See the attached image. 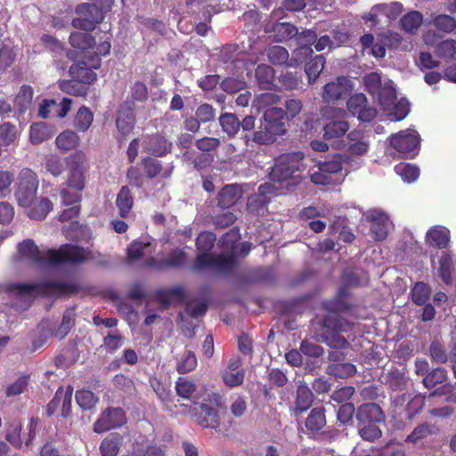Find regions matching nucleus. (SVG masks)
I'll use <instances>...</instances> for the list:
<instances>
[{
    "label": "nucleus",
    "mask_w": 456,
    "mask_h": 456,
    "mask_svg": "<svg viewBox=\"0 0 456 456\" xmlns=\"http://www.w3.org/2000/svg\"><path fill=\"white\" fill-rule=\"evenodd\" d=\"M17 257L39 267L54 266L64 263H83L93 259L90 250L65 244L59 249H40L31 239H26L18 244Z\"/></svg>",
    "instance_id": "1"
},
{
    "label": "nucleus",
    "mask_w": 456,
    "mask_h": 456,
    "mask_svg": "<svg viewBox=\"0 0 456 456\" xmlns=\"http://www.w3.org/2000/svg\"><path fill=\"white\" fill-rule=\"evenodd\" d=\"M216 237L211 232H203L196 239L197 249L200 252L193 264V270L202 271L210 269L216 273L227 274L233 271L236 262L233 256L235 253L234 243L238 240V233L231 231L224 234L220 242L225 245L227 250H231L232 255H213L208 252L214 247Z\"/></svg>",
    "instance_id": "2"
},
{
    "label": "nucleus",
    "mask_w": 456,
    "mask_h": 456,
    "mask_svg": "<svg viewBox=\"0 0 456 456\" xmlns=\"http://www.w3.org/2000/svg\"><path fill=\"white\" fill-rule=\"evenodd\" d=\"M318 327L315 333L318 341L325 343L334 350L329 351L328 360L333 363H339L346 360V354L341 350L351 346L349 341L341 335L347 333L354 328V323L335 315H325L314 323Z\"/></svg>",
    "instance_id": "3"
},
{
    "label": "nucleus",
    "mask_w": 456,
    "mask_h": 456,
    "mask_svg": "<svg viewBox=\"0 0 456 456\" xmlns=\"http://www.w3.org/2000/svg\"><path fill=\"white\" fill-rule=\"evenodd\" d=\"M304 158L301 151L281 154L274 159V165L269 173L270 180L281 184L286 183L287 186L297 184L305 170Z\"/></svg>",
    "instance_id": "4"
},
{
    "label": "nucleus",
    "mask_w": 456,
    "mask_h": 456,
    "mask_svg": "<svg viewBox=\"0 0 456 456\" xmlns=\"http://www.w3.org/2000/svg\"><path fill=\"white\" fill-rule=\"evenodd\" d=\"M6 291L13 297H28L37 295L50 297L69 296L77 291L74 283L64 281H46L42 283H11L6 286Z\"/></svg>",
    "instance_id": "5"
},
{
    "label": "nucleus",
    "mask_w": 456,
    "mask_h": 456,
    "mask_svg": "<svg viewBox=\"0 0 456 456\" xmlns=\"http://www.w3.org/2000/svg\"><path fill=\"white\" fill-rule=\"evenodd\" d=\"M322 119L328 121L323 126V137L326 140L343 137L349 130V124L346 120L347 113L344 109L325 105L321 108Z\"/></svg>",
    "instance_id": "6"
},
{
    "label": "nucleus",
    "mask_w": 456,
    "mask_h": 456,
    "mask_svg": "<svg viewBox=\"0 0 456 456\" xmlns=\"http://www.w3.org/2000/svg\"><path fill=\"white\" fill-rule=\"evenodd\" d=\"M76 313L74 308H68L62 314L61 322L57 327H49L48 323L44 322L41 324L42 335L39 338L33 341L34 350L41 347L46 341L49 336L55 337L59 339L64 338L75 326Z\"/></svg>",
    "instance_id": "7"
},
{
    "label": "nucleus",
    "mask_w": 456,
    "mask_h": 456,
    "mask_svg": "<svg viewBox=\"0 0 456 456\" xmlns=\"http://www.w3.org/2000/svg\"><path fill=\"white\" fill-rule=\"evenodd\" d=\"M18 188L15 196L20 207L28 208L34 202L38 188V179L35 172L23 168L19 174Z\"/></svg>",
    "instance_id": "8"
},
{
    "label": "nucleus",
    "mask_w": 456,
    "mask_h": 456,
    "mask_svg": "<svg viewBox=\"0 0 456 456\" xmlns=\"http://www.w3.org/2000/svg\"><path fill=\"white\" fill-rule=\"evenodd\" d=\"M77 17L71 21V25L84 31H92L96 24L102 20V10L95 4L84 3L78 4L76 8Z\"/></svg>",
    "instance_id": "9"
},
{
    "label": "nucleus",
    "mask_w": 456,
    "mask_h": 456,
    "mask_svg": "<svg viewBox=\"0 0 456 456\" xmlns=\"http://www.w3.org/2000/svg\"><path fill=\"white\" fill-rule=\"evenodd\" d=\"M68 185L77 191L85 188L86 174L89 168L86 157L82 151H76L68 158Z\"/></svg>",
    "instance_id": "10"
},
{
    "label": "nucleus",
    "mask_w": 456,
    "mask_h": 456,
    "mask_svg": "<svg viewBox=\"0 0 456 456\" xmlns=\"http://www.w3.org/2000/svg\"><path fill=\"white\" fill-rule=\"evenodd\" d=\"M126 422V413L120 407L107 408L94 424V431L101 434L119 428Z\"/></svg>",
    "instance_id": "11"
},
{
    "label": "nucleus",
    "mask_w": 456,
    "mask_h": 456,
    "mask_svg": "<svg viewBox=\"0 0 456 456\" xmlns=\"http://www.w3.org/2000/svg\"><path fill=\"white\" fill-rule=\"evenodd\" d=\"M348 111L362 122H370L377 116V110L370 106L363 94H355L346 102Z\"/></svg>",
    "instance_id": "12"
},
{
    "label": "nucleus",
    "mask_w": 456,
    "mask_h": 456,
    "mask_svg": "<svg viewBox=\"0 0 456 456\" xmlns=\"http://www.w3.org/2000/svg\"><path fill=\"white\" fill-rule=\"evenodd\" d=\"M243 196V190L240 184L230 183L218 191L211 203L222 210L234 207Z\"/></svg>",
    "instance_id": "13"
},
{
    "label": "nucleus",
    "mask_w": 456,
    "mask_h": 456,
    "mask_svg": "<svg viewBox=\"0 0 456 456\" xmlns=\"http://www.w3.org/2000/svg\"><path fill=\"white\" fill-rule=\"evenodd\" d=\"M419 139L415 133H406L402 131L390 137V145L403 154V157H413L416 154Z\"/></svg>",
    "instance_id": "14"
},
{
    "label": "nucleus",
    "mask_w": 456,
    "mask_h": 456,
    "mask_svg": "<svg viewBox=\"0 0 456 456\" xmlns=\"http://www.w3.org/2000/svg\"><path fill=\"white\" fill-rule=\"evenodd\" d=\"M264 123L268 126L274 133L283 135L287 132V120L285 110L281 108H268L264 113Z\"/></svg>",
    "instance_id": "15"
},
{
    "label": "nucleus",
    "mask_w": 456,
    "mask_h": 456,
    "mask_svg": "<svg viewBox=\"0 0 456 456\" xmlns=\"http://www.w3.org/2000/svg\"><path fill=\"white\" fill-rule=\"evenodd\" d=\"M348 90L349 79L346 77H338L324 86L322 97L325 102H335L343 98Z\"/></svg>",
    "instance_id": "16"
},
{
    "label": "nucleus",
    "mask_w": 456,
    "mask_h": 456,
    "mask_svg": "<svg viewBox=\"0 0 456 456\" xmlns=\"http://www.w3.org/2000/svg\"><path fill=\"white\" fill-rule=\"evenodd\" d=\"M359 423H383L386 420L385 413L381 407L374 403L360 405L355 413Z\"/></svg>",
    "instance_id": "17"
},
{
    "label": "nucleus",
    "mask_w": 456,
    "mask_h": 456,
    "mask_svg": "<svg viewBox=\"0 0 456 456\" xmlns=\"http://www.w3.org/2000/svg\"><path fill=\"white\" fill-rule=\"evenodd\" d=\"M367 219L371 222L370 232L374 234L377 240H383L388 234L389 218L379 211L370 210L367 213Z\"/></svg>",
    "instance_id": "18"
},
{
    "label": "nucleus",
    "mask_w": 456,
    "mask_h": 456,
    "mask_svg": "<svg viewBox=\"0 0 456 456\" xmlns=\"http://www.w3.org/2000/svg\"><path fill=\"white\" fill-rule=\"evenodd\" d=\"M265 32L273 34L274 40L281 43L295 39L297 28L289 22H274L265 26Z\"/></svg>",
    "instance_id": "19"
},
{
    "label": "nucleus",
    "mask_w": 456,
    "mask_h": 456,
    "mask_svg": "<svg viewBox=\"0 0 456 456\" xmlns=\"http://www.w3.org/2000/svg\"><path fill=\"white\" fill-rule=\"evenodd\" d=\"M197 422L202 428L217 429L220 427V417L217 410L207 403H201L197 413Z\"/></svg>",
    "instance_id": "20"
},
{
    "label": "nucleus",
    "mask_w": 456,
    "mask_h": 456,
    "mask_svg": "<svg viewBox=\"0 0 456 456\" xmlns=\"http://www.w3.org/2000/svg\"><path fill=\"white\" fill-rule=\"evenodd\" d=\"M134 124V113L130 102H124L120 105L116 119L118 131L126 135L129 134Z\"/></svg>",
    "instance_id": "21"
},
{
    "label": "nucleus",
    "mask_w": 456,
    "mask_h": 456,
    "mask_svg": "<svg viewBox=\"0 0 456 456\" xmlns=\"http://www.w3.org/2000/svg\"><path fill=\"white\" fill-rule=\"evenodd\" d=\"M124 444V436L113 432L109 434L100 444L99 451L102 456H117Z\"/></svg>",
    "instance_id": "22"
},
{
    "label": "nucleus",
    "mask_w": 456,
    "mask_h": 456,
    "mask_svg": "<svg viewBox=\"0 0 456 456\" xmlns=\"http://www.w3.org/2000/svg\"><path fill=\"white\" fill-rule=\"evenodd\" d=\"M173 143L160 134H154L144 142L145 150L154 156L161 157L170 152Z\"/></svg>",
    "instance_id": "23"
},
{
    "label": "nucleus",
    "mask_w": 456,
    "mask_h": 456,
    "mask_svg": "<svg viewBox=\"0 0 456 456\" xmlns=\"http://www.w3.org/2000/svg\"><path fill=\"white\" fill-rule=\"evenodd\" d=\"M348 296V289L345 286L338 289L334 299L326 301L324 303V307L330 312L328 315H335L338 317L337 313L349 310L350 305L346 300ZM339 318L341 317L339 316Z\"/></svg>",
    "instance_id": "24"
},
{
    "label": "nucleus",
    "mask_w": 456,
    "mask_h": 456,
    "mask_svg": "<svg viewBox=\"0 0 456 456\" xmlns=\"http://www.w3.org/2000/svg\"><path fill=\"white\" fill-rule=\"evenodd\" d=\"M314 393L305 383H300L296 390L295 408L296 413H302L308 410L314 402Z\"/></svg>",
    "instance_id": "25"
},
{
    "label": "nucleus",
    "mask_w": 456,
    "mask_h": 456,
    "mask_svg": "<svg viewBox=\"0 0 456 456\" xmlns=\"http://www.w3.org/2000/svg\"><path fill=\"white\" fill-rule=\"evenodd\" d=\"M277 136L280 135L274 133V131L265 123H262L258 129L252 133L251 137L246 134L245 140L247 145H248L249 140L259 145H270L276 141Z\"/></svg>",
    "instance_id": "26"
},
{
    "label": "nucleus",
    "mask_w": 456,
    "mask_h": 456,
    "mask_svg": "<svg viewBox=\"0 0 456 456\" xmlns=\"http://www.w3.org/2000/svg\"><path fill=\"white\" fill-rule=\"evenodd\" d=\"M276 190L275 185L270 183L261 184L258 187L257 193L248 198V208H261L265 206L270 201V195L275 193Z\"/></svg>",
    "instance_id": "27"
},
{
    "label": "nucleus",
    "mask_w": 456,
    "mask_h": 456,
    "mask_svg": "<svg viewBox=\"0 0 456 456\" xmlns=\"http://www.w3.org/2000/svg\"><path fill=\"white\" fill-rule=\"evenodd\" d=\"M427 242L438 248H444L450 241V232L443 226H435L427 232Z\"/></svg>",
    "instance_id": "28"
},
{
    "label": "nucleus",
    "mask_w": 456,
    "mask_h": 456,
    "mask_svg": "<svg viewBox=\"0 0 456 456\" xmlns=\"http://www.w3.org/2000/svg\"><path fill=\"white\" fill-rule=\"evenodd\" d=\"M349 140L348 151L353 155H363L369 149V141L360 131H351L347 134Z\"/></svg>",
    "instance_id": "29"
},
{
    "label": "nucleus",
    "mask_w": 456,
    "mask_h": 456,
    "mask_svg": "<svg viewBox=\"0 0 456 456\" xmlns=\"http://www.w3.org/2000/svg\"><path fill=\"white\" fill-rule=\"evenodd\" d=\"M116 206L119 216L122 218H126L134 206V198L128 186H122L119 190L116 199Z\"/></svg>",
    "instance_id": "30"
},
{
    "label": "nucleus",
    "mask_w": 456,
    "mask_h": 456,
    "mask_svg": "<svg viewBox=\"0 0 456 456\" xmlns=\"http://www.w3.org/2000/svg\"><path fill=\"white\" fill-rule=\"evenodd\" d=\"M438 274L445 284L451 285L452 283V277L455 274V262L451 254L443 253L439 260Z\"/></svg>",
    "instance_id": "31"
},
{
    "label": "nucleus",
    "mask_w": 456,
    "mask_h": 456,
    "mask_svg": "<svg viewBox=\"0 0 456 456\" xmlns=\"http://www.w3.org/2000/svg\"><path fill=\"white\" fill-rule=\"evenodd\" d=\"M403 11V5L398 2L382 3L374 5L370 10L372 20H375L379 13L384 14L391 20L397 18Z\"/></svg>",
    "instance_id": "32"
},
{
    "label": "nucleus",
    "mask_w": 456,
    "mask_h": 456,
    "mask_svg": "<svg viewBox=\"0 0 456 456\" xmlns=\"http://www.w3.org/2000/svg\"><path fill=\"white\" fill-rule=\"evenodd\" d=\"M54 134L53 128L46 123H35L30 126V142L32 144H39L49 140Z\"/></svg>",
    "instance_id": "33"
},
{
    "label": "nucleus",
    "mask_w": 456,
    "mask_h": 456,
    "mask_svg": "<svg viewBox=\"0 0 456 456\" xmlns=\"http://www.w3.org/2000/svg\"><path fill=\"white\" fill-rule=\"evenodd\" d=\"M325 425V409L323 407L312 409L305 422L306 429L311 432H315L321 430Z\"/></svg>",
    "instance_id": "34"
},
{
    "label": "nucleus",
    "mask_w": 456,
    "mask_h": 456,
    "mask_svg": "<svg viewBox=\"0 0 456 456\" xmlns=\"http://www.w3.org/2000/svg\"><path fill=\"white\" fill-rule=\"evenodd\" d=\"M69 74L74 79L88 86L96 79V74L86 63H73L69 68Z\"/></svg>",
    "instance_id": "35"
},
{
    "label": "nucleus",
    "mask_w": 456,
    "mask_h": 456,
    "mask_svg": "<svg viewBox=\"0 0 456 456\" xmlns=\"http://www.w3.org/2000/svg\"><path fill=\"white\" fill-rule=\"evenodd\" d=\"M436 431L437 429L435 428V426L429 423L425 422L419 424L412 430V432L410 435L407 436V437L405 438V442L412 444H417L422 439H425L436 434Z\"/></svg>",
    "instance_id": "36"
},
{
    "label": "nucleus",
    "mask_w": 456,
    "mask_h": 456,
    "mask_svg": "<svg viewBox=\"0 0 456 456\" xmlns=\"http://www.w3.org/2000/svg\"><path fill=\"white\" fill-rule=\"evenodd\" d=\"M219 124L229 137H234L240 128V119L233 113H223L219 117Z\"/></svg>",
    "instance_id": "37"
},
{
    "label": "nucleus",
    "mask_w": 456,
    "mask_h": 456,
    "mask_svg": "<svg viewBox=\"0 0 456 456\" xmlns=\"http://www.w3.org/2000/svg\"><path fill=\"white\" fill-rule=\"evenodd\" d=\"M356 372V367L350 362L331 363L327 366L326 373L338 379L352 377Z\"/></svg>",
    "instance_id": "38"
},
{
    "label": "nucleus",
    "mask_w": 456,
    "mask_h": 456,
    "mask_svg": "<svg viewBox=\"0 0 456 456\" xmlns=\"http://www.w3.org/2000/svg\"><path fill=\"white\" fill-rule=\"evenodd\" d=\"M33 99V89L31 86L24 85L20 87L14 100V107L20 113L26 112L31 106Z\"/></svg>",
    "instance_id": "39"
},
{
    "label": "nucleus",
    "mask_w": 456,
    "mask_h": 456,
    "mask_svg": "<svg viewBox=\"0 0 456 456\" xmlns=\"http://www.w3.org/2000/svg\"><path fill=\"white\" fill-rule=\"evenodd\" d=\"M385 384L394 391H402L405 388L407 379L403 372L398 369H391L384 376Z\"/></svg>",
    "instance_id": "40"
},
{
    "label": "nucleus",
    "mask_w": 456,
    "mask_h": 456,
    "mask_svg": "<svg viewBox=\"0 0 456 456\" xmlns=\"http://www.w3.org/2000/svg\"><path fill=\"white\" fill-rule=\"evenodd\" d=\"M317 34L312 29H304L301 32L297 31L295 37L296 45L305 52V54L313 53L311 45L316 41Z\"/></svg>",
    "instance_id": "41"
},
{
    "label": "nucleus",
    "mask_w": 456,
    "mask_h": 456,
    "mask_svg": "<svg viewBox=\"0 0 456 456\" xmlns=\"http://www.w3.org/2000/svg\"><path fill=\"white\" fill-rule=\"evenodd\" d=\"M60 88L62 92L75 96H86L88 92V86L73 77L69 80L61 81Z\"/></svg>",
    "instance_id": "42"
},
{
    "label": "nucleus",
    "mask_w": 456,
    "mask_h": 456,
    "mask_svg": "<svg viewBox=\"0 0 456 456\" xmlns=\"http://www.w3.org/2000/svg\"><path fill=\"white\" fill-rule=\"evenodd\" d=\"M255 77L263 89L271 87L274 78V70L269 65H258L255 71Z\"/></svg>",
    "instance_id": "43"
},
{
    "label": "nucleus",
    "mask_w": 456,
    "mask_h": 456,
    "mask_svg": "<svg viewBox=\"0 0 456 456\" xmlns=\"http://www.w3.org/2000/svg\"><path fill=\"white\" fill-rule=\"evenodd\" d=\"M378 424L379 423L362 424L358 422V434L363 440L373 443L382 436V431Z\"/></svg>",
    "instance_id": "44"
},
{
    "label": "nucleus",
    "mask_w": 456,
    "mask_h": 456,
    "mask_svg": "<svg viewBox=\"0 0 456 456\" xmlns=\"http://www.w3.org/2000/svg\"><path fill=\"white\" fill-rule=\"evenodd\" d=\"M94 120L93 112L86 106L79 108L74 119V126L78 131L86 132L89 129Z\"/></svg>",
    "instance_id": "45"
},
{
    "label": "nucleus",
    "mask_w": 456,
    "mask_h": 456,
    "mask_svg": "<svg viewBox=\"0 0 456 456\" xmlns=\"http://www.w3.org/2000/svg\"><path fill=\"white\" fill-rule=\"evenodd\" d=\"M448 373L444 368H436L429 371L423 379V385L431 389L437 385L443 384L447 380Z\"/></svg>",
    "instance_id": "46"
},
{
    "label": "nucleus",
    "mask_w": 456,
    "mask_h": 456,
    "mask_svg": "<svg viewBox=\"0 0 456 456\" xmlns=\"http://www.w3.org/2000/svg\"><path fill=\"white\" fill-rule=\"evenodd\" d=\"M325 64V58L320 54L315 56L305 64V71L308 77L309 83H314L322 71Z\"/></svg>",
    "instance_id": "47"
},
{
    "label": "nucleus",
    "mask_w": 456,
    "mask_h": 456,
    "mask_svg": "<svg viewBox=\"0 0 456 456\" xmlns=\"http://www.w3.org/2000/svg\"><path fill=\"white\" fill-rule=\"evenodd\" d=\"M69 43L75 48L89 49L96 45L94 37L88 33L73 32L69 36Z\"/></svg>",
    "instance_id": "48"
},
{
    "label": "nucleus",
    "mask_w": 456,
    "mask_h": 456,
    "mask_svg": "<svg viewBox=\"0 0 456 456\" xmlns=\"http://www.w3.org/2000/svg\"><path fill=\"white\" fill-rule=\"evenodd\" d=\"M268 61L273 65L285 64L289 57L288 50L281 45H272L266 49Z\"/></svg>",
    "instance_id": "49"
},
{
    "label": "nucleus",
    "mask_w": 456,
    "mask_h": 456,
    "mask_svg": "<svg viewBox=\"0 0 456 456\" xmlns=\"http://www.w3.org/2000/svg\"><path fill=\"white\" fill-rule=\"evenodd\" d=\"M422 21V14L418 11H411L403 16L401 25L406 32L412 33L420 27Z\"/></svg>",
    "instance_id": "50"
},
{
    "label": "nucleus",
    "mask_w": 456,
    "mask_h": 456,
    "mask_svg": "<svg viewBox=\"0 0 456 456\" xmlns=\"http://www.w3.org/2000/svg\"><path fill=\"white\" fill-rule=\"evenodd\" d=\"M79 137L77 134L70 130H67L60 134L56 140V145L59 149L63 151H69L78 145Z\"/></svg>",
    "instance_id": "51"
},
{
    "label": "nucleus",
    "mask_w": 456,
    "mask_h": 456,
    "mask_svg": "<svg viewBox=\"0 0 456 456\" xmlns=\"http://www.w3.org/2000/svg\"><path fill=\"white\" fill-rule=\"evenodd\" d=\"M53 203L47 198H42L33 208L28 211V215L31 219L43 220L46 217L47 214L52 210Z\"/></svg>",
    "instance_id": "52"
},
{
    "label": "nucleus",
    "mask_w": 456,
    "mask_h": 456,
    "mask_svg": "<svg viewBox=\"0 0 456 456\" xmlns=\"http://www.w3.org/2000/svg\"><path fill=\"white\" fill-rule=\"evenodd\" d=\"M22 425L19 420L8 423L6 427L5 439L14 447L20 448L22 444L20 432Z\"/></svg>",
    "instance_id": "53"
},
{
    "label": "nucleus",
    "mask_w": 456,
    "mask_h": 456,
    "mask_svg": "<svg viewBox=\"0 0 456 456\" xmlns=\"http://www.w3.org/2000/svg\"><path fill=\"white\" fill-rule=\"evenodd\" d=\"M151 254V244L134 240L127 248V256L130 261H135Z\"/></svg>",
    "instance_id": "54"
},
{
    "label": "nucleus",
    "mask_w": 456,
    "mask_h": 456,
    "mask_svg": "<svg viewBox=\"0 0 456 456\" xmlns=\"http://www.w3.org/2000/svg\"><path fill=\"white\" fill-rule=\"evenodd\" d=\"M76 401L83 410L93 409L99 401V398L90 390H78L76 393Z\"/></svg>",
    "instance_id": "55"
},
{
    "label": "nucleus",
    "mask_w": 456,
    "mask_h": 456,
    "mask_svg": "<svg viewBox=\"0 0 456 456\" xmlns=\"http://www.w3.org/2000/svg\"><path fill=\"white\" fill-rule=\"evenodd\" d=\"M395 170L396 174L403 178V180L409 183L415 181L419 175V168L411 164H398L395 167Z\"/></svg>",
    "instance_id": "56"
},
{
    "label": "nucleus",
    "mask_w": 456,
    "mask_h": 456,
    "mask_svg": "<svg viewBox=\"0 0 456 456\" xmlns=\"http://www.w3.org/2000/svg\"><path fill=\"white\" fill-rule=\"evenodd\" d=\"M17 137V129L15 125L5 122L0 125V143L6 147L12 143Z\"/></svg>",
    "instance_id": "57"
},
{
    "label": "nucleus",
    "mask_w": 456,
    "mask_h": 456,
    "mask_svg": "<svg viewBox=\"0 0 456 456\" xmlns=\"http://www.w3.org/2000/svg\"><path fill=\"white\" fill-rule=\"evenodd\" d=\"M281 101V96L273 92L262 93L256 96L255 102L258 109L273 108V105Z\"/></svg>",
    "instance_id": "58"
},
{
    "label": "nucleus",
    "mask_w": 456,
    "mask_h": 456,
    "mask_svg": "<svg viewBox=\"0 0 456 456\" xmlns=\"http://www.w3.org/2000/svg\"><path fill=\"white\" fill-rule=\"evenodd\" d=\"M434 25L438 30L452 33L456 28V20L450 15L440 14L435 18Z\"/></svg>",
    "instance_id": "59"
},
{
    "label": "nucleus",
    "mask_w": 456,
    "mask_h": 456,
    "mask_svg": "<svg viewBox=\"0 0 456 456\" xmlns=\"http://www.w3.org/2000/svg\"><path fill=\"white\" fill-rule=\"evenodd\" d=\"M197 366V359L193 352L186 351L182 360L177 364L179 373H187L193 370Z\"/></svg>",
    "instance_id": "60"
},
{
    "label": "nucleus",
    "mask_w": 456,
    "mask_h": 456,
    "mask_svg": "<svg viewBox=\"0 0 456 456\" xmlns=\"http://www.w3.org/2000/svg\"><path fill=\"white\" fill-rule=\"evenodd\" d=\"M278 80L286 90L297 89L301 83L296 73L288 70L281 72Z\"/></svg>",
    "instance_id": "61"
},
{
    "label": "nucleus",
    "mask_w": 456,
    "mask_h": 456,
    "mask_svg": "<svg viewBox=\"0 0 456 456\" xmlns=\"http://www.w3.org/2000/svg\"><path fill=\"white\" fill-rule=\"evenodd\" d=\"M186 262V254L181 249H175L170 252L166 258L163 259V264L168 267H182Z\"/></svg>",
    "instance_id": "62"
},
{
    "label": "nucleus",
    "mask_w": 456,
    "mask_h": 456,
    "mask_svg": "<svg viewBox=\"0 0 456 456\" xmlns=\"http://www.w3.org/2000/svg\"><path fill=\"white\" fill-rule=\"evenodd\" d=\"M160 300L166 305L181 303L184 300L183 289L182 288H174L166 290L161 294Z\"/></svg>",
    "instance_id": "63"
},
{
    "label": "nucleus",
    "mask_w": 456,
    "mask_h": 456,
    "mask_svg": "<svg viewBox=\"0 0 456 456\" xmlns=\"http://www.w3.org/2000/svg\"><path fill=\"white\" fill-rule=\"evenodd\" d=\"M212 224L218 228H227L237 220L236 216L231 211L216 214L211 217Z\"/></svg>",
    "instance_id": "64"
}]
</instances>
